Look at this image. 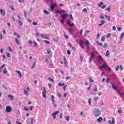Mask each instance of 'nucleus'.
<instances>
[{"label":"nucleus","mask_w":124,"mask_h":124,"mask_svg":"<svg viewBox=\"0 0 124 124\" xmlns=\"http://www.w3.org/2000/svg\"><path fill=\"white\" fill-rule=\"evenodd\" d=\"M93 114L95 117H99L101 114V110L97 108H95L93 110Z\"/></svg>","instance_id":"nucleus-1"},{"label":"nucleus","mask_w":124,"mask_h":124,"mask_svg":"<svg viewBox=\"0 0 124 124\" xmlns=\"http://www.w3.org/2000/svg\"><path fill=\"white\" fill-rule=\"evenodd\" d=\"M106 67L107 70L110 71L111 70V68L110 67L108 66V64L106 62H104V64L102 65V66L99 67V69H102V68Z\"/></svg>","instance_id":"nucleus-2"},{"label":"nucleus","mask_w":124,"mask_h":124,"mask_svg":"<svg viewBox=\"0 0 124 124\" xmlns=\"http://www.w3.org/2000/svg\"><path fill=\"white\" fill-rule=\"evenodd\" d=\"M94 53H98L97 51H95L94 50V51L93 52H91V55L90 56V58H89V62L90 63H91V62H92V61L93 60V58H94Z\"/></svg>","instance_id":"nucleus-3"},{"label":"nucleus","mask_w":124,"mask_h":124,"mask_svg":"<svg viewBox=\"0 0 124 124\" xmlns=\"http://www.w3.org/2000/svg\"><path fill=\"white\" fill-rule=\"evenodd\" d=\"M40 36L42 37V38H44V39H47V40H49L50 38L46 34H40Z\"/></svg>","instance_id":"nucleus-4"},{"label":"nucleus","mask_w":124,"mask_h":124,"mask_svg":"<svg viewBox=\"0 0 124 124\" xmlns=\"http://www.w3.org/2000/svg\"><path fill=\"white\" fill-rule=\"evenodd\" d=\"M11 111H12V108L9 106H7L6 107V112H7V113H10Z\"/></svg>","instance_id":"nucleus-5"},{"label":"nucleus","mask_w":124,"mask_h":124,"mask_svg":"<svg viewBox=\"0 0 124 124\" xmlns=\"http://www.w3.org/2000/svg\"><path fill=\"white\" fill-rule=\"evenodd\" d=\"M31 122V124H33V122H34V119H33V118H31L29 119L28 120V121H27V124H30V122Z\"/></svg>","instance_id":"nucleus-6"},{"label":"nucleus","mask_w":124,"mask_h":124,"mask_svg":"<svg viewBox=\"0 0 124 124\" xmlns=\"http://www.w3.org/2000/svg\"><path fill=\"white\" fill-rule=\"evenodd\" d=\"M42 96H43V97H44V98H46V88H45V87H44V91L42 92Z\"/></svg>","instance_id":"nucleus-7"},{"label":"nucleus","mask_w":124,"mask_h":124,"mask_svg":"<svg viewBox=\"0 0 124 124\" xmlns=\"http://www.w3.org/2000/svg\"><path fill=\"white\" fill-rule=\"evenodd\" d=\"M85 44L87 46V49L89 50V49H90V44H91V43L90 42H89V41L87 40L85 42Z\"/></svg>","instance_id":"nucleus-8"},{"label":"nucleus","mask_w":124,"mask_h":124,"mask_svg":"<svg viewBox=\"0 0 124 124\" xmlns=\"http://www.w3.org/2000/svg\"><path fill=\"white\" fill-rule=\"evenodd\" d=\"M67 25H69L70 27H74V23L71 24V21H70V20L68 19L67 22Z\"/></svg>","instance_id":"nucleus-9"},{"label":"nucleus","mask_w":124,"mask_h":124,"mask_svg":"<svg viewBox=\"0 0 124 124\" xmlns=\"http://www.w3.org/2000/svg\"><path fill=\"white\" fill-rule=\"evenodd\" d=\"M46 51L47 52V54H48V57H52V51L50 48L47 49Z\"/></svg>","instance_id":"nucleus-10"},{"label":"nucleus","mask_w":124,"mask_h":124,"mask_svg":"<svg viewBox=\"0 0 124 124\" xmlns=\"http://www.w3.org/2000/svg\"><path fill=\"white\" fill-rule=\"evenodd\" d=\"M59 113H60V111H56L52 113V116H53L54 119H56V116H57V115H58V114H59Z\"/></svg>","instance_id":"nucleus-11"},{"label":"nucleus","mask_w":124,"mask_h":124,"mask_svg":"<svg viewBox=\"0 0 124 124\" xmlns=\"http://www.w3.org/2000/svg\"><path fill=\"white\" fill-rule=\"evenodd\" d=\"M29 91H30V88L27 87V90H24V94L25 95H29Z\"/></svg>","instance_id":"nucleus-12"},{"label":"nucleus","mask_w":124,"mask_h":124,"mask_svg":"<svg viewBox=\"0 0 124 124\" xmlns=\"http://www.w3.org/2000/svg\"><path fill=\"white\" fill-rule=\"evenodd\" d=\"M83 45H84V42H83V41L82 40L79 41V46L82 48H84Z\"/></svg>","instance_id":"nucleus-13"},{"label":"nucleus","mask_w":124,"mask_h":124,"mask_svg":"<svg viewBox=\"0 0 124 124\" xmlns=\"http://www.w3.org/2000/svg\"><path fill=\"white\" fill-rule=\"evenodd\" d=\"M56 6V4H52L50 9L51 11H54V9H55V7Z\"/></svg>","instance_id":"nucleus-14"},{"label":"nucleus","mask_w":124,"mask_h":124,"mask_svg":"<svg viewBox=\"0 0 124 124\" xmlns=\"http://www.w3.org/2000/svg\"><path fill=\"white\" fill-rule=\"evenodd\" d=\"M15 72L16 73H18V74L19 75V76L20 77V78H22V74L21 73V72H20V71L19 70H16L15 71Z\"/></svg>","instance_id":"nucleus-15"},{"label":"nucleus","mask_w":124,"mask_h":124,"mask_svg":"<svg viewBox=\"0 0 124 124\" xmlns=\"http://www.w3.org/2000/svg\"><path fill=\"white\" fill-rule=\"evenodd\" d=\"M67 16H69L67 14L62 15V19L63 20H65V18H66Z\"/></svg>","instance_id":"nucleus-16"},{"label":"nucleus","mask_w":124,"mask_h":124,"mask_svg":"<svg viewBox=\"0 0 124 124\" xmlns=\"http://www.w3.org/2000/svg\"><path fill=\"white\" fill-rule=\"evenodd\" d=\"M0 12L1 14V15H2V16H5V12L3 11V10H2V9H1L0 10Z\"/></svg>","instance_id":"nucleus-17"},{"label":"nucleus","mask_w":124,"mask_h":124,"mask_svg":"<svg viewBox=\"0 0 124 124\" xmlns=\"http://www.w3.org/2000/svg\"><path fill=\"white\" fill-rule=\"evenodd\" d=\"M103 121V118L101 117H100L98 119H97V122L98 123H101Z\"/></svg>","instance_id":"nucleus-18"},{"label":"nucleus","mask_w":124,"mask_h":124,"mask_svg":"<svg viewBox=\"0 0 124 124\" xmlns=\"http://www.w3.org/2000/svg\"><path fill=\"white\" fill-rule=\"evenodd\" d=\"M108 123L110 124H115V119H114V117L112 118V123L110 120L108 121Z\"/></svg>","instance_id":"nucleus-19"},{"label":"nucleus","mask_w":124,"mask_h":124,"mask_svg":"<svg viewBox=\"0 0 124 124\" xmlns=\"http://www.w3.org/2000/svg\"><path fill=\"white\" fill-rule=\"evenodd\" d=\"M97 60L98 61H103V58H102V56L99 55L98 56Z\"/></svg>","instance_id":"nucleus-20"},{"label":"nucleus","mask_w":124,"mask_h":124,"mask_svg":"<svg viewBox=\"0 0 124 124\" xmlns=\"http://www.w3.org/2000/svg\"><path fill=\"white\" fill-rule=\"evenodd\" d=\"M8 97L10 99V100H13V99H14V96H13L12 95L9 94Z\"/></svg>","instance_id":"nucleus-21"},{"label":"nucleus","mask_w":124,"mask_h":124,"mask_svg":"<svg viewBox=\"0 0 124 124\" xmlns=\"http://www.w3.org/2000/svg\"><path fill=\"white\" fill-rule=\"evenodd\" d=\"M63 62H64V64H67L68 63L67 61L66 60V58H65V56L63 57Z\"/></svg>","instance_id":"nucleus-22"},{"label":"nucleus","mask_w":124,"mask_h":124,"mask_svg":"<svg viewBox=\"0 0 124 124\" xmlns=\"http://www.w3.org/2000/svg\"><path fill=\"white\" fill-rule=\"evenodd\" d=\"M105 24V21L104 20H101V24H98V26H103Z\"/></svg>","instance_id":"nucleus-23"},{"label":"nucleus","mask_w":124,"mask_h":124,"mask_svg":"<svg viewBox=\"0 0 124 124\" xmlns=\"http://www.w3.org/2000/svg\"><path fill=\"white\" fill-rule=\"evenodd\" d=\"M73 31H74V30L71 28L69 29L68 30V32H69L70 33L72 34V32H73Z\"/></svg>","instance_id":"nucleus-24"},{"label":"nucleus","mask_w":124,"mask_h":124,"mask_svg":"<svg viewBox=\"0 0 124 124\" xmlns=\"http://www.w3.org/2000/svg\"><path fill=\"white\" fill-rule=\"evenodd\" d=\"M65 85V83H58V86L59 87H63V86Z\"/></svg>","instance_id":"nucleus-25"},{"label":"nucleus","mask_w":124,"mask_h":124,"mask_svg":"<svg viewBox=\"0 0 124 124\" xmlns=\"http://www.w3.org/2000/svg\"><path fill=\"white\" fill-rule=\"evenodd\" d=\"M101 40L102 41V42H104V41H105V36H102L101 39Z\"/></svg>","instance_id":"nucleus-26"},{"label":"nucleus","mask_w":124,"mask_h":124,"mask_svg":"<svg viewBox=\"0 0 124 124\" xmlns=\"http://www.w3.org/2000/svg\"><path fill=\"white\" fill-rule=\"evenodd\" d=\"M64 118L66 121H67V122H68L69 121V119H70V117H69V116H64Z\"/></svg>","instance_id":"nucleus-27"},{"label":"nucleus","mask_w":124,"mask_h":124,"mask_svg":"<svg viewBox=\"0 0 124 124\" xmlns=\"http://www.w3.org/2000/svg\"><path fill=\"white\" fill-rule=\"evenodd\" d=\"M15 40H16V44L19 45V44H20V41H19L18 40V38H16Z\"/></svg>","instance_id":"nucleus-28"},{"label":"nucleus","mask_w":124,"mask_h":124,"mask_svg":"<svg viewBox=\"0 0 124 124\" xmlns=\"http://www.w3.org/2000/svg\"><path fill=\"white\" fill-rule=\"evenodd\" d=\"M105 17H106V19H108V21H110L111 19L110 18V16H107V15H105Z\"/></svg>","instance_id":"nucleus-29"},{"label":"nucleus","mask_w":124,"mask_h":124,"mask_svg":"<svg viewBox=\"0 0 124 124\" xmlns=\"http://www.w3.org/2000/svg\"><path fill=\"white\" fill-rule=\"evenodd\" d=\"M93 92H97V86L95 85L94 88L93 89Z\"/></svg>","instance_id":"nucleus-30"},{"label":"nucleus","mask_w":124,"mask_h":124,"mask_svg":"<svg viewBox=\"0 0 124 124\" xmlns=\"http://www.w3.org/2000/svg\"><path fill=\"white\" fill-rule=\"evenodd\" d=\"M33 44L34 47H38V45L35 41H33Z\"/></svg>","instance_id":"nucleus-31"},{"label":"nucleus","mask_w":124,"mask_h":124,"mask_svg":"<svg viewBox=\"0 0 124 124\" xmlns=\"http://www.w3.org/2000/svg\"><path fill=\"white\" fill-rule=\"evenodd\" d=\"M98 99H99V98L98 97L96 96V97H95L94 98H93V100L94 101H98Z\"/></svg>","instance_id":"nucleus-32"},{"label":"nucleus","mask_w":124,"mask_h":124,"mask_svg":"<svg viewBox=\"0 0 124 124\" xmlns=\"http://www.w3.org/2000/svg\"><path fill=\"white\" fill-rule=\"evenodd\" d=\"M14 35H16V36L18 37V38H19L20 39V35H18L17 33L15 32L14 34Z\"/></svg>","instance_id":"nucleus-33"},{"label":"nucleus","mask_w":124,"mask_h":124,"mask_svg":"<svg viewBox=\"0 0 124 124\" xmlns=\"http://www.w3.org/2000/svg\"><path fill=\"white\" fill-rule=\"evenodd\" d=\"M101 5H103V2H100V3L98 4V6L100 7Z\"/></svg>","instance_id":"nucleus-34"},{"label":"nucleus","mask_w":124,"mask_h":124,"mask_svg":"<svg viewBox=\"0 0 124 124\" xmlns=\"http://www.w3.org/2000/svg\"><path fill=\"white\" fill-rule=\"evenodd\" d=\"M109 54H110L109 50H107L106 55V57H108L109 56Z\"/></svg>","instance_id":"nucleus-35"},{"label":"nucleus","mask_w":124,"mask_h":124,"mask_svg":"<svg viewBox=\"0 0 124 124\" xmlns=\"http://www.w3.org/2000/svg\"><path fill=\"white\" fill-rule=\"evenodd\" d=\"M44 12L45 13V14H46V15H49V12H48L47 10H44Z\"/></svg>","instance_id":"nucleus-36"},{"label":"nucleus","mask_w":124,"mask_h":124,"mask_svg":"<svg viewBox=\"0 0 124 124\" xmlns=\"http://www.w3.org/2000/svg\"><path fill=\"white\" fill-rule=\"evenodd\" d=\"M92 99L91 98H89L88 100V103L89 104V105H92V102H91Z\"/></svg>","instance_id":"nucleus-37"},{"label":"nucleus","mask_w":124,"mask_h":124,"mask_svg":"<svg viewBox=\"0 0 124 124\" xmlns=\"http://www.w3.org/2000/svg\"><path fill=\"white\" fill-rule=\"evenodd\" d=\"M112 88L113 89V90H114L115 91L117 90V88H116V87H115V85H114V84H112L111 85Z\"/></svg>","instance_id":"nucleus-38"},{"label":"nucleus","mask_w":124,"mask_h":124,"mask_svg":"<svg viewBox=\"0 0 124 124\" xmlns=\"http://www.w3.org/2000/svg\"><path fill=\"white\" fill-rule=\"evenodd\" d=\"M18 22L19 23V25L21 27L23 26V22H22L20 20H18Z\"/></svg>","instance_id":"nucleus-39"},{"label":"nucleus","mask_w":124,"mask_h":124,"mask_svg":"<svg viewBox=\"0 0 124 124\" xmlns=\"http://www.w3.org/2000/svg\"><path fill=\"white\" fill-rule=\"evenodd\" d=\"M35 65H36V62H34L33 63L32 65V68H33L34 67H35Z\"/></svg>","instance_id":"nucleus-40"},{"label":"nucleus","mask_w":124,"mask_h":124,"mask_svg":"<svg viewBox=\"0 0 124 124\" xmlns=\"http://www.w3.org/2000/svg\"><path fill=\"white\" fill-rule=\"evenodd\" d=\"M7 56L8 57V58H11V54L10 53L7 52Z\"/></svg>","instance_id":"nucleus-41"},{"label":"nucleus","mask_w":124,"mask_h":124,"mask_svg":"<svg viewBox=\"0 0 124 124\" xmlns=\"http://www.w3.org/2000/svg\"><path fill=\"white\" fill-rule=\"evenodd\" d=\"M124 32H123L122 33V34L121 35L120 39H123V37H124Z\"/></svg>","instance_id":"nucleus-42"},{"label":"nucleus","mask_w":124,"mask_h":124,"mask_svg":"<svg viewBox=\"0 0 124 124\" xmlns=\"http://www.w3.org/2000/svg\"><path fill=\"white\" fill-rule=\"evenodd\" d=\"M107 38H110V36H111V33H109L107 35Z\"/></svg>","instance_id":"nucleus-43"},{"label":"nucleus","mask_w":124,"mask_h":124,"mask_svg":"<svg viewBox=\"0 0 124 124\" xmlns=\"http://www.w3.org/2000/svg\"><path fill=\"white\" fill-rule=\"evenodd\" d=\"M60 22L61 23V24H62V25H63V24H64V19H62L60 21Z\"/></svg>","instance_id":"nucleus-44"},{"label":"nucleus","mask_w":124,"mask_h":124,"mask_svg":"<svg viewBox=\"0 0 124 124\" xmlns=\"http://www.w3.org/2000/svg\"><path fill=\"white\" fill-rule=\"evenodd\" d=\"M69 16L70 17V19H71L72 21H73V17H72V15L71 14Z\"/></svg>","instance_id":"nucleus-45"},{"label":"nucleus","mask_w":124,"mask_h":124,"mask_svg":"<svg viewBox=\"0 0 124 124\" xmlns=\"http://www.w3.org/2000/svg\"><path fill=\"white\" fill-rule=\"evenodd\" d=\"M66 87H67V85H65L63 87V90L64 91V92H65V91H66Z\"/></svg>","instance_id":"nucleus-46"},{"label":"nucleus","mask_w":124,"mask_h":124,"mask_svg":"<svg viewBox=\"0 0 124 124\" xmlns=\"http://www.w3.org/2000/svg\"><path fill=\"white\" fill-rule=\"evenodd\" d=\"M67 94H68V92H66L65 93H64L63 97H66V95H67Z\"/></svg>","instance_id":"nucleus-47"},{"label":"nucleus","mask_w":124,"mask_h":124,"mask_svg":"<svg viewBox=\"0 0 124 124\" xmlns=\"http://www.w3.org/2000/svg\"><path fill=\"white\" fill-rule=\"evenodd\" d=\"M64 37H65V38H66V39H68V38H69V37H68V36H67V35H66V34H65V33H64Z\"/></svg>","instance_id":"nucleus-48"},{"label":"nucleus","mask_w":124,"mask_h":124,"mask_svg":"<svg viewBox=\"0 0 124 124\" xmlns=\"http://www.w3.org/2000/svg\"><path fill=\"white\" fill-rule=\"evenodd\" d=\"M70 79H71V77H70V76H68V77H66V80H69Z\"/></svg>","instance_id":"nucleus-49"},{"label":"nucleus","mask_w":124,"mask_h":124,"mask_svg":"<svg viewBox=\"0 0 124 124\" xmlns=\"http://www.w3.org/2000/svg\"><path fill=\"white\" fill-rule=\"evenodd\" d=\"M45 43H46V44H50L51 43L49 41L45 40Z\"/></svg>","instance_id":"nucleus-50"},{"label":"nucleus","mask_w":124,"mask_h":124,"mask_svg":"<svg viewBox=\"0 0 124 124\" xmlns=\"http://www.w3.org/2000/svg\"><path fill=\"white\" fill-rule=\"evenodd\" d=\"M117 92L118 93V94H120V95H123V93H121V92H120V91H117Z\"/></svg>","instance_id":"nucleus-51"},{"label":"nucleus","mask_w":124,"mask_h":124,"mask_svg":"<svg viewBox=\"0 0 124 124\" xmlns=\"http://www.w3.org/2000/svg\"><path fill=\"white\" fill-rule=\"evenodd\" d=\"M4 74H6L7 73V70H6V69L5 68V70L3 71Z\"/></svg>","instance_id":"nucleus-52"},{"label":"nucleus","mask_w":124,"mask_h":124,"mask_svg":"<svg viewBox=\"0 0 124 124\" xmlns=\"http://www.w3.org/2000/svg\"><path fill=\"white\" fill-rule=\"evenodd\" d=\"M89 81L90 83H93V79H92V78H89Z\"/></svg>","instance_id":"nucleus-53"},{"label":"nucleus","mask_w":124,"mask_h":124,"mask_svg":"<svg viewBox=\"0 0 124 124\" xmlns=\"http://www.w3.org/2000/svg\"><path fill=\"white\" fill-rule=\"evenodd\" d=\"M48 80H49V81H51V82H54V79H53V78H49Z\"/></svg>","instance_id":"nucleus-54"},{"label":"nucleus","mask_w":124,"mask_h":124,"mask_svg":"<svg viewBox=\"0 0 124 124\" xmlns=\"http://www.w3.org/2000/svg\"><path fill=\"white\" fill-rule=\"evenodd\" d=\"M119 68H120V65H118L117 67L115 69L116 71H118V70H119Z\"/></svg>","instance_id":"nucleus-55"},{"label":"nucleus","mask_w":124,"mask_h":124,"mask_svg":"<svg viewBox=\"0 0 124 124\" xmlns=\"http://www.w3.org/2000/svg\"><path fill=\"white\" fill-rule=\"evenodd\" d=\"M106 10H107V11H109V12H110V7H108L106 9Z\"/></svg>","instance_id":"nucleus-56"},{"label":"nucleus","mask_w":124,"mask_h":124,"mask_svg":"<svg viewBox=\"0 0 124 124\" xmlns=\"http://www.w3.org/2000/svg\"><path fill=\"white\" fill-rule=\"evenodd\" d=\"M107 47V44H106V43H105L103 46V48H106Z\"/></svg>","instance_id":"nucleus-57"},{"label":"nucleus","mask_w":124,"mask_h":124,"mask_svg":"<svg viewBox=\"0 0 124 124\" xmlns=\"http://www.w3.org/2000/svg\"><path fill=\"white\" fill-rule=\"evenodd\" d=\"M24 110L25 111H29V110H30V108H27V107H24Z\"/></svg>","instance_id":"nucleus-58"},{"label":"nucleus","mask_w":124,"mask_h":124,"mask_svg":"<svg viewBox=\"0 0 124 124\" xmlns=\"http://www.w3.org/2000/svg\"><path fill=\"white\" fill-rule=\"evenodd\" d=\"M38 36H40V35H39V33L37 32L36 33V37H38Z\"/></svg>","instance_id":"nucleus-59"},{"label":"nucleus","mask_w":124,"mask_h":124,"mask_svg":"<svg viewBox=\"0 0 124 124\" xmlns=\"http://www.w3.org/2000/svg\"><path fill=\"white\" fill-rule=\"evenodd\" d=\"M67 53L68 55H70V54H71V52L69 50H67Z\"/></svg>","instance_id":"nucleus-60"},{"label":"nucleus","mask_w":124,"mask_h":124,"mask_svg":"<svg viewBox=\"0 0 124 124\" xmlns=\"http://www.w3.org/2000/svg\"><path fill=\"white\" fill-rule=\"evenodd\" d=\"M118 113H119V114H122V110L118 109Z\"/></svg>","instance_id":"nucleus-61"},{"label":"nucleus","mask_w":124,"mask_h":124,"mask_svg":"<svg viewBox=\"0 0 124 124\" xmlns=\"http://www.w3.org/2000/svg\"><path fill=\"white\" fill-rule=\"evenodd\" d=\"M55 12H56V13H61V11H60L59 10H56Z\"/></svg>","instance_id":"nucleus-62"},{"label":"nucleus","mask_w":124,"mask_h":124,"mask_svg":"<svg viewBox=\"0 0 124 124\" xmlns=\"http://www.w3.org/2000/svg\"><path fill=\"white\" fill-rule=\"evenodd\" d=\"M57 96H58L59 97H61V96H62V94H61V93H58Z\"/></svg>","instance_id":"nucleus-63"},{"label":"nucleus","mask_w":124,"mask_h":124,"mask_svg":"<svg viewBox=\"0 0 124 124\" xmlns=\"http://www.w3.org/2000/svg\"><path fill=\"white\" fill-rule=\"evenodd\" d=\"M16 124H23L21 122H18V121H16Z\"/></svg>","instance_id":"nucleus-64"}]
</instances>
